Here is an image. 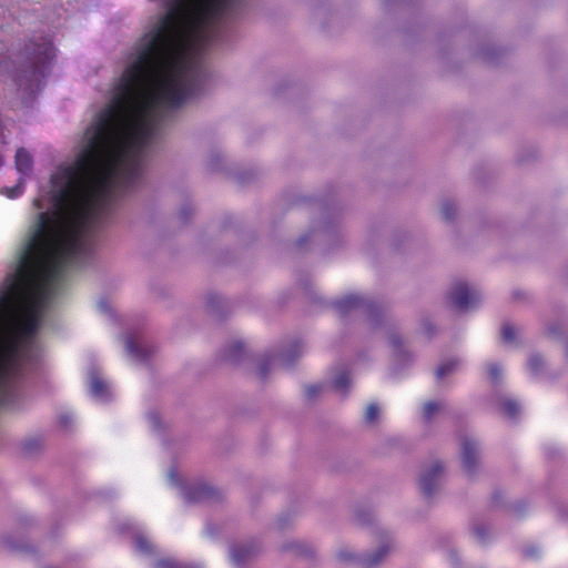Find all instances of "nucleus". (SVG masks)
Instances as JSON below:
<instances>
[{"label": "nucleus", "mask_w": 568, "mask_h": 568, "mask_svg": "<svg viewBox=\"0 0 568 568\" xmlns=\"http://www.w3.org/2000/svg\"><path fill=\"white\" fill-rule=\"evenodd\" d=\"M54 58L55 49L43 36H33L17 57L18 65L12 78L24 105H30L34 94L40 91Z\"/></svg>", "instance_id": "nucleus-1"}, {"label": "nucleus", "mask_w": 568, "mask_h": 568, "mask_svg": "<svg viewBox=\"0 0 568 568\" xmlns=\"http://www.w3.org/2000/svg\"><path fill=\"white\" fill-rule=\"evenodd\" d=\"M333 307L341 317L352 315L365 317L369 327L374 329L382 325L385 317V308L381 304L369 297L354 293L335 301Z\"/></svg>", "instance_id": "nucleus-2"}, {"label": "nucleus", "mask_w": 568, "mask_h": 568, "mask_svg": "<svg viewBox=\"0 0 568 568\" xmlns=\"http://www.w3.org/2000/svg\"><path fill=\"white\" fill-rule=\"evenodd\" d=\"M392 548V537L388 532L383 534V544L373 552L356 554L348 548L338 550L337 559L342 562H351L363 568H374L387 557Z\"/></svg>", "instance_id": "nucleus-3"}, {"label": "nucleus", "mask_w": 568, "mask_h": 568, "mask_svg": "<svg viewBox=\"0 0 568 568\" xmlns=\"http://www.w3.org/2000/svg\"><path fill=\"white\" fill-rule=\"evenodd\" d=\"M303 346L300 342H295L290 347L284 351L276 353L271 352L263 355L257 361L256 375L261 381H265L270 371L276 365H281L283 367H291L295 363V361L302 355Z\"/></svg>", "instance_id": "nucleus-4"}, {"label": "nucleus", "mask_w": 568, "mask_h": 568, "mask_svg": "<svg viewBox=\"0 0 568 568\" xmlns=\"http://www.w3.org/2000/svg\"><path fill=\"white\" fill-rule=\"evenodd\" d=\"M168 479L172 486L179 488L182 498L187 504L204 503L220 499V493L207 484L184 485L179 478L178 471L171 469Z\"/></svg>", "instance_id": "nucleus-5"}, {"label": "nucleus", "mask_w": 568, "mask_h": 568, "mask_svg": "<svg viewBox=\"0 0 568 568\" xmlns=\"http://www.w3.org/2000/svg\"><path fill=\"white\" fill-rule=\"evenodd\" d=\"M448 298L456 310L459 312H468L480 304L483 296L476 287L459 282L452 286L448 292Z\"/></svg>", "instance_id": "nucleus-6"}, {"label": "nucleus", "mask_w": 568, "mask_h": 568, "mask_svg": "<svg viewBox=\"0 0 568 568\" xmlns=\"http://www.w3.org/2000/svg\"><path fill=\"white\" fill-rule=\"evenodd\" d=\"M443 477L444 465L439 460H434L422 468L418 485L426 499H432L439 491Z\"/></svg>", "instance_id": "nucleus-7"}, {"label": "nucleus", "mask_w": 568, "mask_h": 568, "mask_svg": "<svg viewBox=\"0 0 568 568\" xmlns=\"http://www.w3.org/2000/svg\"><path fill=\"white\" fill-rule=\"evenodd\" d=\"M341 235L338 222L335 219L326 216L318 225H314L310 232L302 235L296 245L300 248H304L308 242L312 241H325L331 242Z\"/></svg>", "instance_id": "nucleus-8"}, {"label": "nucleus", "mask_w": 568, "mask_h": 568, "mask_svg": "<svg viewBox=\"0 0 568 568\" xmlns=\"http://www.w3.org/2000/svg\"><path fill=\"white\" fill-rule=\"evenodd\" d=\"M463 470L468 477H474L480 465V448L478 442L465 436L460 444Z\"/></svg>", "instance_id": "nucleus-9"}, {"label": "nucleus", "mask_w": 568, "mask_h": 568, "mask_svg": "<svg viewBox=\"0 0 568 568\" xmlns=\"http://www.w3.org/2000/svg\"><path fill=\"white\" fill-rule=\"evenodd\" d=\"M90 394L100 402H106L111 397V388L106 381L101 376L97 367H91L88 372Z\"/></svg>", "instance_id": "nucleus-10"}, {"label": "nucleus", "mask_w": 568, "mask_h": 568, "mask_svg": "<svg viewBox=\"0 0 568 568\" xmlns=\"http://www.w3.org/2000/svg\"><path fill=\"white\" fill-rule=\"evenodd\" d=\"M125 349L128 354L136 362H146L155 352L154 346L148 344L138 336H126Z\"/></svg>", "instance_id": "nucleus-11"}, {"label": "nucleus", "mask_w": 568, "mask_h": 568, "mask_svg": "<svg viewBox=\"0 0 568 568\" xmlns=\"http://www.w3.org/2000/svg\"><path fill=\"white\" fill-rule=\"evenodd\" d=\"M260 550L261 546L255 540L234 545L230 551L231 560L235 566L240 567L254 558L260 552Z\"/></svg>", "instance_id": "nucleus-12"}, {"label": "nucleus", "mask_w": 568, "mask_h": 568, "mask_svg": "<svg viewBox=\"0 0 568 568\" xmlns=\"http://www.w3.org/2000/svg\"><path fill=\"white\" fill-rule=\"evenodd\" d=\"M388 342L393 348V356L396 364L408 365L414 361V355L405 348L402 337L396 333H390Z\"/></svg>", "instance_id": "nucleus-13"}, {"label": "nucleus", "mask_w": 568, "mask_h": 568, "mask_svg": "<svg viewBox=\"0 0 568 568\" xmlns=\"http://www.w3.org/2000/svg\"><path fill=\"white\" fill-rule=\"evenodd\" d=\"M245 355V347L242 342H233L223 348V357L225 361L237 364Z\"/></svg>", "instance_id": "nucleus-14"}, {"label": "nucleus", "mask_w": 568, "mask_h": 568, "mask_svg": "<svg viewBox=\"0 0 568 568\" xmlns=\"http://www.w3.org/2000/svg\"><path fill=\"white\" fill-rule=\"evenodd\" d=\"M283 551L293 552L302 557H312L314 549L304 541L301 540H288L282 546Z\"/></svg>", "instance_id": "nucleus-15"}, {"label": "nucleus", "mask_w": 568, "mask_h": 568, "mask_svg": "<svg viewBox=\"0 0 568 568\" xmlns=\"http://www.w3.org/2000/svg\"><path fill=\"white\" fill-rule=\"evenodd\" d=\"M32 156L26 149H19L16 153V168L19 173L28 175L32 170Z\"/></svg>", "instance_id": "nucleus-16"}, {"label": "nucleus", "mask_w": 568, "mask_h": 568, "mask_svg": "<svg viewBox=\"0 0 568 568\" xmlns=\"http://www.w3.org/2000/svg\"><path fill=\"white\" fill-rule=\"evenodd\" d=\"M460 362L458 358H449L443 362L436 369V377L438 381L449 376L459 367Z\"/></svg>", "instance_id": "nucleus-17"}, {"label": "nucleus", "mask_w": 568, "mask_h": 568, "mask_svg": "<svg viewBox=\"0 0 568 568\" xmlns=\"http://www.w3.org/2000/svg\"><path fill=\"white\" fill-rule=\"evenodd\" d=\"M458 212V205L453 199H444L440 202V215L442 217L447 221L452 222L454 221L455 216Z\"/></svg>", "instance_id": "nucleus-18"}, {"label": "nucleus", "mask_w": 568, "mask_h": 568, "mask_svg": "<svg viewBox=\"0 0 568 568\" xmlns=\"http://www.w3.org/2000/svg\"><path fill=\"white\" fill-rule=\"evenodd\" d=\"M497 403H498L499 408L503 412H505V414L509 418H516L520 412L519 404L511 398L499 397Z\"/></svg>", "instance_id": "nucleus-19"}, {"label": "nucleus", "mask_w": 568, "mask_h": 568, "mask_svg": "<svg viewBox=\"0 0 568 568\" xmlns=\"http://www.w3.org/2000/svg\"><path fill=\"white\" fill-rule=\"evenodd\" d=\"M152 568H203L199 564H182L172 558H162L152 564Z\"/></svg>", "instance_id": "nucleus-20"}, {"label": "nucleus", "mask_w": 568, "mask_h": 568, "mask_svg": "<svg viewBox=\"0 0 568 568\" xmlns=\"http://www.w3.org/2000/svg\"><path fill=\"white\" fill-rule=\"evenodd\" d=\"M351 385V381L348 377V373L344 369L336 373V375L332 379V386L341 392V393H347Z\"/></svg>", "instance_id": "nucleus-21"}, {"label": "nucleus", "mask_w": 568, "mask_h": 568, "mask_svg": "<svg viewBox=\"0 0 568 568\" xmlns=\"http://www.w3.org/2000/svg\"><path fill=\"white\" fill-rule=\"evenodd\" d=\"M134 545L138 551L144 555H152L154 552V546L151 541L142 534L134 536Z\"/></svg>", "instance_id": "nucleus-22"}, {"label": "nucleus", "mask_w": 568, "mask_h": 568, "mask_svg": "<svg viewBox=\"0 0 568 568\" xmlns=\"http://www.w3.org/2000/svg\"><path fill=\"white\" fill-rule=\"evenodd\" d=\"M545 366H546V363L539 354H531L529 356L528 367L535 376L540 375L542 373Z\"/></svg>", "instance_id": "nucleus-23"}, {"label": "nucleus", "mask_w": 568, "mask_h": 568, "mask_svg": "<svg viewBox=\"0 0 568 568\" xmlns=\"http://www.w3.org/2000/svg\"><path fill=\"white\" fill-rule=\"evenodd\" d=\"M206 168L210 172H219L223 168V158L220 152L214 151L209 155Z\"/></svg>", "instance_id": "nucleus-24"}, {"label": "nucleus", "mask_w": 568, "mask_h": 568, "mask_svg": "<svg viewBox=\"0 0 568 568\" xmlns=\"http://www.w3.org/2000/svg\"><path fill=\"white\" fill-rule=\"evenodd\" d=\"M443 404L442 403H438V402H428L424 405V408H423V419L424 422L426 423H429L434 415L440 410Z\"/></svg>", "instance_id": "nucleus-25"}, {"label": "nucleus", "mask_w": 568, "mask_h": 568, "mask_svg": "<svg viewBox=\"0 0 568 568\" xmlns=\"http://www.w3.org/2000/svg\"><path fill=\"white\" fill-rule=\"evenodd\" d=\"M24 178H20L18 183L13 187H3L1 193L6 194L10 199L20 196L23 192Z\"/></svg>", "instance_id": "nucleus-26"}, {"label": "nucleus", "mask_w": 568, "mask_h": 568, "mask_svg": "<svg viewBox=\"0 0 568 568\" xmlns=\"http://www.w3.org/2000/svg\"><path fill=\"white\" fill-rule=\"evenodd\" d=\"M420 332L425 337L430 339L437 334V328L429 318H423L420 321Z\"/></svg>", "instance_id": "nucleus-27"}, {"label": "nucleus", "mask_w": 568, "mask_h": 568, "mask_svg": "<svg viewBox=\"0 0 568 568\" xmlns=\"http://www.w3.org/2000/svg\"><path fill=\"white\" fill-rule=\"evenodd\" d=\"M501 338L505 343L515 342L516 328L509 323L504 324L501 327Z\"/></svg>", "instance_id": "nucleus-28"}, {"label": "nucleus", "mask_w": 568, "mask_h": 568, "mask_svg": "<svg viewBox=\"0 0 568 568\" xmlns=\"http://www.w3.org/2000/svg\"><path fill=\"white\" fill-rule=\"evenodd\" d=\"M41 447V440L37 437L28 438L22 444V449L26 453H33Z\"/></svg>", "instance_id": "nucleus-29"}, {"label": "nucleus", "mask_w": 568, "mask_h": 568, "mask_svg": "<svg viewBox=\"0 0 568 568\" xmlns=\"http://www.w3.org/2000/svg\"><path fill=\"white\" fill-rule=\"evenodd\" d=\"M193 212H194V207H193L192 203L187 202L180 207L179 219L183 223H186L189 221V219L193 215Z\"/></svg>", "instance_id": "nucleus-30"}, {"label": "nucleus", "mask_w": 568, "mask_h": 568, "mask_svg": "<svg viewBox=\"0 0 568 568\" xmlns=\"http://www.w3.org/2000/svg\"><path fill=\"white\" fill-rule=\"evenodd\" d=\"M323 389V385L321 384H313V385H308V386H305L304 388V394H305V397L310 400L316 398V396L322 392Z\"/></svg>", "instance_id": "nucleus-31"}, {"label": "nucleus", "mask_w": 568, "mask_h": 568, "mask_svg": "<svg viewBox=\"0 0 568 568\" xmlns=\"http://www.w3.org/2000/svg\"><path fill=\"white\" fill-rule=\"evenodd\" d=\"M378 412H379V409L376 404H369L365 412L366 423H368V424L374 423L378 416Z\"/></svg>", "instance_id": "nucleus-32"}, {"label": "nucleus", "mask_w": 568, "mask_h": 568, "mask_svg": "<svg viewBox=\"0 0 568 568\" xmlns=\"http://www.w3.org/2000/svg\"><path fill=\"white\" fill-rule=\"evenodd\" d=\"M488 373L491 382L494 383H498L501 378V367L496 363L488 365Z\"/></svg>", "instance_id": "nucleus-33"}, {"label": "nucleus", "mask_w": 568, "mask_h": 568, "mask_svg": "<svg viewBox=\"0 0 568 568\" xmlns=\"http://www.w3.org/2000/svg\"><path fill=\"white\" fill-rule=\"evenodd\" d=\"M148 422L150 424V427L154 430V432H159L161 429V420H160V416L158 413L155 412H150L148 414Z\"/></svg>", "instance_id": "nucleus-34"}, {"label": "nucleus", "mask_w": 568, "mask_h": 568, "mask_svg": "<svg viewBox=\"0 0 568 568\" xmlns=\"http://www.w3.org/2000/svg\"><path fill=\"white\" fill-rule=\"evenodd\" d=\"M474 534L477 537L479 542H484L486 540L488 530H487L486 526H484L481 524H477L474 526Z\"/></svg>", "instance_id": "nucleus-35"}, {"label": "nucleus", "mask_w": 568, "mask_h": 568, "mask_svg": "<svg viewBox=\"0 0 568 568\" xmlns=\"http://www.w3.org/2000/svg\"><path fill=\"white\" fill-rule=\"evenodd\" d=\"M540 550L538 547H535V546H530V547H527L523 550V555L526 557V558H534V557H537L539 555Z\"/></svg>", "instance_id": "nucleus-36"}, {"label": "nucleus", "mask_w": 568, "mask_h": 568, "mask_svg": "<svg viewBox=\"0 0 568 568\" xmlns=\"http://www.w3.org/2000/svg\"><path fill=\"white\" fill-rule=\"evenodd\" d=\"M291 523V516L290 515H282L277 518L276 525L278 529L286 528Z\"/></svg>", "instance_id": "nucleus-37"}, {"label": "nucleus", "mask_w": 568, "mask_h": 568, "mask_svg": "<svg viewBox=\"0 0 568 568\" xmlns=\"http://www.w3.org/2000/svg\"><path fill=\"white\" fill-rule=\"evenodd\" d=\"M253 176L252 173H240L237 174V181L241 183V184H246V183H250L251 182V178Z\"/></svg>", "instance_id": "nucleus-38"}, {"label": "nucleus", "mask_w": 568, "mask_h": 568, "mask_svg": "<svg viewBox=\"0 0 568 568\" xmlns=\"http://www.w3.org/2000/svg\"><path fill=\"white\" fill-rule=\"evenodd\" d=\"M221 302V297L219 295H211L207 298L209 307L215 310L216 305Z\"/></svg>", "instance_id": "nucleus-39"}, {"label": "nucleus", "mask_w": 568, "mask_h": 568, "mask_svg": "<svg viewBox=\"0 0 568 568\" xmlns=\"http://www.w3.org/2000/svg\"><path fill=\"white\" fill-rule=\"evenodd\" d=\"M205 532L209 536H214L216 534V530L213 528L211 523H206V525H205Z\"/></svg>", "instance_id": "nucleus-40"}, {"label": "nucleus", "mask_w": 568, "mask_h": 568, "mask_svg": "<svg viewBox=\"0 0 568 568\" xmlns=\"http://www.w3.org/2000/svg\"><path fill=\"white\" fill-rule=\"evenodd\" d=\"M98 307H99V310H100L101 312H103V313H108V312H109V307H108V304H106V302H105V301H100V302L98 303Z\"/></svg>", "instance_id": "nucleus-41"}, {"label": "nucleus", "mask_w": 568, "mask_h": 568, "mask_svg": "<svg viewBox=\"0 0 568 568\" xmlns=\"http://www.w3.org/2000/svg\"><path fill=\"white\" fill-rule=\"evenodd\" d=\"M449 559H450V561H452V564H453V565H456V564H457L458 559H457V555H456V552H455V551H453V550H452V551L449 552Z\"/></svg>", "instance_id": "nucleus-42"}, {"label": "nucleus", "mask_w": 568, "mask_h": 568, "mask_svg": "<svg viewBox=\"0 0 568 568\" xmlns=\"http://www.w3.org/2000/svg\"><path fill=\"white\" fill-rule=\"evenodd\" d=\"M68 422H69V417H68V416H61V418H60V423H61L63 426H67V425H68Z\"/></svg>", "instance_id": "nucleus-43"}, {"label": "nucleus", "mask_w": 568, "mask_h": 568, "mask_svg": "<svg viewBox=\"0 0 568 568\" xmlns=\"http://www.w3.org/2000/svg\"><path fill=\"white\" fill-rule=\"evenodd\" d=\"M481 54H483V57H484L486 60H488V61H491V60H493V57H491L489 53L483 52Z\"/></svg>", "instance_id": "nucleus-44"}, {"label": "nucleus", "mask_w": 568, "mask_h": 568, "mask_svg": "<svg viewBox=\"0 0 568 568\" xmlns=\"http://www.w3.org/2000/svg\"><path fill=\"white\" fill-rule=\"evenodd\" d=\"M3 64H7V62L4 60H1L0 61V72H2Z\"/></svg>", "instance_id": "nucleus-45"}, {"label": "nucleus", "mask_w": 568, "mask_h": 568, "mask_svg": "<svg viewBox=\"0 0 568 568\" xmlns=\"http://www.w3.org/2000/svg\"><path fill=\"white\" fill-rule=\"evenodd\" d=\"M549 333L555 335L557 332L554 327H549Z\"/></svg>", "instance_id": "nucleus-46"}, {"label": "nucleus", "mask_w": 568, "mask_h": 568, "mask_svg": "<svg viewBox=\"0 0 568 568\" xmlns=\"http://www.w3.org/2000/svg\"><path fill=\"white\" fill-rule=\"evenodd\" d=\"M566 353H567V356H568V344H567V347H566Z\"/></svg>", "instance_id": "nucleus-47"}]
</instances>
